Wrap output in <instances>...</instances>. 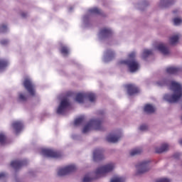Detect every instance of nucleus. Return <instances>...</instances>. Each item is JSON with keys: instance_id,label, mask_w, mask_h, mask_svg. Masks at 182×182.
I'll list each match as a JSON object with an SVG mask.
<instances>
[{"instance_id": "1", "label": "nucleus", "mask_w": 182, "mask_h": 182, "mask_svg": "<svg viewBox=\"0 0 182 182\" xmlns=\"http://www.w3.org/2000/svg\"><path fill=\"white\" fill-rule=\"evenodd\" d=\"M170 89L171 90H173V95H170L166 94L164 95V98L166 102H168V103H177V102L182 97L181 85L175 81H171L170 82Z\"/></svg>"}, {"instance_id": "2", "label": "nucleus", "mask_w": 182, "mask_h": 182, "mask_svg": "<svg viewBox=\"0 0 182 182\" xmlns=\"http://www.w3.org/2000/svg\"><path fill=\"white\" fill-rule=\"evenodd\" d=\"M136 58V53L132 52L129 55V59L127 60H122L120 61L121 65H127L130 70V72H136L139 70V63L134 60Z\"/></svg>"}, {"instance_id": "3", "label": "nucleus", "mask_w": 182, "mask_h": 182, "mask_svg": "<svg viewBox=\"0 0 182 182\" xmlns=\"http://www.w3.org/2000/svg\"><path fill=\"white\" fill-rule=\"evenodd\" d=\"M102 123L103 121L102 119H91L89 123L85 126L82 132L87 133L91 129L94 130H103Z\"/></svg>"}, {"instance_id": "4", "label": "nucleus", "mask_w": 182, "mask_h": 182, "mask_svg": "<svg viewBox=\"0 0 182 182\" xmlns=\"http://www.w3.org/2000/svg\"><path fill=\"white\" fill-rule=\"evenodd\" d=\"M114 169V164H108L105 166H102L95 171V174L97 177H102L104 174L107 173H110Z\"/></svg>"}, {"instance_id": "5", "label": "nucleus", "mask_w": 182, "mask_h": 182, "mask_svg": "<svg viewBox=\"0 0 182 182\" xmlns=\"http://www.w3.org/2000/svg\"><path fill=\"white\" fill-rule=\"evenodd\" d=\"M23 87H25L26 90L31 95V96H35L36 90H35V85L31 79L26 78L23 82Z\"/></svg>"}, {"instance_id": "6", "label": "nucleus", "mask_w": 182, "mask_h": 182, "mask_svg": "<svg viewBox=\"0 0 182 182\" xmlns=\"http://www.w3.org/2000/svg\"><path fill=\"white\" fill-rule=\"evenodd\" d=\"M41 154L46 156V157H50L51 159H59L62 157L60 152L52 149H43L41 150Z\"/></svg>"}, {"instance_id": "7", "label": "nucleus", "mask_w": 182, "mask_h": 182, "mask_svg": "<svg viewBox=\"0 0 182 182\" xmlns=\"http://www.w3.org/2000/svg\"><path fill=\"white\" fill-rule=\"evenodd\" d=\"M77 168H76V166L75 165H70L68 166H65V168H60L58 170V174L60 177L63 176H68V174H70V173H73L74 171H76Z\"/></svg>"}, {"instance_id": "8", "label": "nucleus", "mask_w": 182, "mask_h": 182, "mask_svg": "<svg viewBox=\"0 0 182 182\" xmlns=\"http://www.w3.org/2000/svg\"><path fill=\"white\" fill-rule=\"evenodd\" d=\"M149 161H144L136 165V167L138 170L136 174H144V173L149 171Z\"/></svg>"}, {"instance_id": "9", "label": "nucleus", "mask_w": 182, "mask_h": 182, "mask_svg": "<svg viewBox=\"0 0 182 182\" xmlns=\"http://www.w3.org/2000/svg\"><path fill=\"white\" fill-rule=\"evenodd\" d=\"M69 106H70L69 100L66 99L63 100L57 109L58 114H63Z\"/></svg>"}, {"instance_id": "10", "label": "nucleus", "mask_w": 182, "mask_h": 182, "mask_svg": "<svg viewBox=\"0 0 182 182\" xmlns=\"http://www.w3.org/2000/svg\"><path fill=\"white\" fill-rule=\"evenodd\" d=\"M125 87L129 96H133L134 95H137V93L140 92V89H139L134 84L126 85Z\"/></svg>"}, {"instance_id": "11", "label": "nucleus", "mask_w": 182, "mask_h": 182, "mask_svg": "<svg viewBox=\"0 0 182 182\" xmlns=\"http://www.w3.org/2000/svg\"><path fill=\"white\" fill-rule=\"evenodd\" d=\"M26 164H28V161L26 160H22V161L16 160V161H11V166L13 168H14V170H19L21 167H23V166H26Z\"/></svg>"}, {"instance_id": "12", "label": "nucleus", "mask_w": 182, "mask_h": 182, "mask_svg": "<svg viewBox=\"0 0 182 182\" xmlns=\"http://www.w3.org/2000/svg\"><path fill=\"white\" fill-rule=\"evenodd\" d=\"M103 159V151L100 149H97L93 153V160L94 161H99V160H102Z\"/></svg>"}, {"instance_id": "13", "label": "nucleus", "mask_w": 182, "mask_h": 182, "mask_svg": "<svg viewBox=\"0 0 182 182\" xmlns=\"http://www.w3.org/2000/svg\"><path fill=\"white\" fill-rule=\"evenodd\" d=\"M120 137H122L120 134L113 135L110 134L107 136V141H108V143H117L120 139Z\"/></svg>"}, {"instance_id": "14", "label": "nucleus", "mask_w": 182, "mask_h": 182, "mask_svg": "<svg viewBox=\"0 0 182 182\" xmlns=\"http://www.w3.org/2000/svg\"><path fill=\"white\" fill-rule=\"evenodd\" d=\"M157 49L158 50H159V52L162 53L163 55H168V53H170V50H168V47L164 43H160L157 46Z\"/></svg>"}, {"instance_id": "15", "label": "nucleus", "mask_w": 182, "mask_h": 182, "mask_svg": "<svg viewBox=\"0 0 182 182\" xmlns=\"http://www.w3.org/2000/svg\"><path fill=\"white\" fill-rule=\"evenodd\" d=\"M12 127L16 131V133H19L23 129V124L21 122L16 121L12 124Z\"/></svg>"}, {"instance_id": "16", "label": "nucleus", "mask_w": 182, "mask_h": 182, "mask_svg": "<svg viewBox=\"0 0 182 182\" xmlns=\"http://www.w3.org/2000/svg\"><path fill=\"white\" fill-rule=\"evenodd\" d=\"M144 111L148 114H151V113H154V112H156V107L150 104H148L144 106Z\"/></svg>"}, {"instance_id": "17", "label": "nucleus", "mask_w": 182, "mask_h": 182, "mask_svg": "<svg viewBox=\"0 0 182 182\" xmlns=\"http://www.w3.org/2000/svg\"><path fill=\"white\" fill-rule=\"evenodd\" d=\"M168 150V144H164L161 146L159 148H156L155 152L158 154H160L161 153H164L165 151H167Z\"/></svg>"}, {"instance_id": "18", "label": "nucleus", "mask_w": 182, "mask_h": 182, "mask_svg": "<svg viewBox=\"0 0 182 182\" xmlns=\"http://www.w3.org/2000/svg\"><path fill=\"white\" fill-rule=\"evenodd\" d=\"M180 72V68L176 67H168L166 68V73L169 75H176Z\"/></svg>"}, {"instance_id": "19", "label": "nucleus", "mask_w": 182, "mask_h": 182, "mask_svg": "<svg viewBox=\"0 0 182 182\" xmlns=\"http://www.w3.org/2000/svg\"><path fill=\"white\" fill-rule=\"evenodd\" d=\"M85 99H86V94L85 93H78L76 95L75 100L78 103H83Z\"/></svg>"}, {"instance_id": "20", "label": "nucleus", "mask_w": 182, "mask_h": 182, "mask_svg": "<svg viewBox=\"0 0 182 182\" xmlns=\"http://www.w3.org/2000/svg\"><path fill=\"white\" fill-rule=\"evenodd\" d=\"M85 99L90 100V102H95L96 100V94L93 92H87L85 93Z\"/></svg>"}, {"instance_id": "21", "label": "nucleus", "mask_w": 182, "mask_h": 182, "mask_svg": "<svg viewBox=\"0 0 182 182\" xmlns=\"http://www.w3.org/2000/svg\"><path fill=\"white\" fill-rule=\"evenodd\" d=\"M112 30H110V28H102L101 31H100V34L102 36H110V35H112Z\"/></svg>"}, {"instance_id": "22", "label": "nucleus", "mask_w": 182, "mask_h": 182, "mask_svg": "<svg viewBox=\"0 0 182 182\" xmlns=\"http://www.w3.org/2000/svg\"><path fill=\"white\" fill-rule=\"evenodd\" d=\"M142 151L143 149H141V148H136L130 151V156L132 157H133V156H139V154H141Z\"/></svg>"}, {"instance_id": "23", "label": "nucleus", "mask_w": 182, "mask_h": 182, "mask_svg": "<svg viewBox=\"0 0 182 182\" xmlns=\"http://www.w3.org/2000/svg\"><path fill=\"white\" fill-rule=\"evenodd\" d=\"M90 14H93L94 15H102V10L95 7L89 10Z\"/></svg>"}, {"instance_id": "24", "label": "nucleus", "mask_w": 182, "mask_h": 182, "mask_svg": "<svg viewBox=\"0 0 182 182\" xmlns=\"http://www.w3.org/2000/svg\"><path fill=\"white\" fill-rule=\"evenodd\" d=\"M171 45H176L178 42V35L173 36L169 38Z\"/></svg>"}, {"instance_id": "25", "label": "nucleus", "mask_w": 182, "mask_h": 182, "mask_svg": "<svg viewBox=\"0 0 182 182\" xmlns=\"http://www.w3.org/2000/svg\"><path fill=\"white\" fill-rule=\"evenodd\" d=\"M85 122V117L83 116L80 117L79 118H77L75 120L74 124L75 126H79L80 124H82Z\"/></svg>"}, {"instance_id": "26", "label": "nucleus", "mask_w": 182, "mask_h": 182, "mask_svg": "<svg viewBox=\"0 0 182 182\" xmlns=\"http://www.w3.org/2000/svg\"><path fill=\"white\" fill-rule=\"evenodd\" d=\"M18 102H26V100H28V97L23 93L21 92L18 94Z\"/></svg>"}, {"instance_id": "27", "label": "nucleus", "mask_w": 182, "mask_h": 182, "mask_svg": "<svg viewBox=\"0 0 182 182\" xmlns=\"http://www.w3.org/2000/svg\"><path fill=\"white\" fill-rule=\"evenodd\" d=\"M60 52L64 56H68L69 55V49H68V47L63 46L60 49Z\"/></svg>"}, {"instance_id": "28", "label": "nucleus", "mask_w": 182, "mask_h": 182, "mask_svg": "<svg viewBox=\"0 0 182 182\" xmlns=\"http://www.w3.org/2000/svg\"><path fill=\"white\" fill-rule=\"evenodd\" d=\"M8 66V61L0 59V69H4V68H6Z\"/></svg>"}, {"instance_id": "29", "label": "nucleus", "mask_w": 182, "mask_h": 182, "mask_svg": "<svg viewBox=\"0 0 182 182\" xmlns=\"http://www.w3.org/2000/svg\"><path fill=\"white\" fill-rule=\"evenodd\" d=\"M157 83L159 86H168V85L170 84V81H168L167 80H162Z\"/></svg>"}, {"instance_id": "30", "label": "nucleus", "mask_w": 182, "mask_h": 182, "mask_svg": "<svg viewBox=\"0 0 182 182\" xmlns=\"http://www.w3.org/2000/svg\"><path fill=\"white\" fill-rule=\"evenodd\" d=\"M125 179L123 177H115L111 180V182H124Z\"/></svg>"}, {"instance_id": "31", "label": "nucleus", "mask_w": 182, "mask_h": 182, "mask_svg": "<svg viewBox=\"0 0 182 182\" xmlns=\"http://www.w3.org/2000/svg\"><path fill=\"white\" fill-rule=\"evenodd\" d=\"M153 54V51L151 50H144L143 52L144 58H147V56H150V55Z\"/></svg>"}, {"instance_id": "32", "label": "nucleus", "mask_w": 182, "mask_h": 182, "mask_svg": "<svg viewBox=\"0 0 182 182\" xmlns=\"http://www.w3.org/2000/svg\"><path fill=\"white\" fill-rule=\"evenodd\" d=\"M6 136L4 134H0V144H5Z\"/></svg>"}, {"instance_id": "33", "label": "nucleus", "mask_w": 182, "mask_h": 182, "mask_svg": "<svg viewBox=\"0 0 182 182\" xmlns=\"http://www.w3.org/2000/svg\"><path fill=\"white\" fill-rule=\"evenodd\" d=\"M173 23L174 25H180V23H182V20L180 18H175L173 19Z\"/></svg>"}, {"instance_id": "34", "label": "nucleus", "mask_w": 182, "mask_h": 182, "mask_svg": "<svg viewBox=\"0 0 182 182\" xmlns=\"http://www.w3.org/2000/svg\"><path fill=\"white\" fill-rule=\"evenodd\" d=\"M170 179L163 178H159L155 181V182H170Z\"/></svg>"}, {"instance_id": "35", "label": "nucleus", "mask_w": 182, "mask_h": 182, "mask_svg": "<svg viewBox=\"0 0 182 182\" xmlns=\"http://www.w3.org/2000/svg\"><path fill=\"white\" fill-rule=\"evenodd\" d=\"M93 179L87 176H85L83 179H82V182H90L92 181Z\"/></svg>"}, {"instance_id": "36", "label": "nucleus", "mask_w": 182, "mask_h": 182, "mask_svg": "<svg viewBox=\"0 0 182 182\" xmlns=\"http://www.w3.org/2000/svg\"><path fill=\"white\" fill-rule=\"evenodd\" d=\"M107 55L109 58H114V53L113 51L110 50H108L107 51Z\"/></svg>"}, {"instance_id": "37", "label": "nucleus", "mask_w": 182, "mask_h": 182, "mask_svg": "<svg viewBox=\"0 0 182 182\" xmlns=\"http://www.w3.org/2000/svg\"><path fill=\"white\" fill-rule=\"evenodd\" d=\"M149 129V127L147 125H141L139 127V130L141 132H144V130H147Z\"/></svg>"}, {"instance_id": "38", "label": "nucleus", "mask_w": 182, "mask_h": 182, "mask_svg": "<svg viewBox=\"0 0 182 182\" xmlns=\"http://www.w3.org/2000/svg\"><path fill=\"white\" fill-rule=\"evenodd\" d=\"M9 41H8V40H1V41H0V43L1 44V45H8V43H9Z\"/></svg>"}, {"instance_id": "39", "label": "nucleus", "mask_w": 182, "mask_h": 182, "mask_svg": "<svg viewBox=\"0 0 182 182\" xmlns=\"http://www.w3.org/2000/svg\"><path fill=\"white\" fill-rule=\"evenodd\" d=\"M6 177V174H5L4 173H0V180H4V178H5Z\"/></svg>"}, {"instance_id": "40", "label": "nucleus", "mask_w": 182, "mask_h": 182, "mask_svg": "<svg viewBox=\"0 0 182 182\" xmlns=\"http://www.w3.org/2000/svg\"><path fill=\"white\" fill-rule=\"evenodd\" d=\"M21 16L22 18H26V16H28V14L25 13V12H23L21 14Z\"/></svg>"}, {"instance_id": "41", "label": "nucleus", "mask_w": 182, "mask_h": 182, "mask_svg": "<svg viewBox=\"0 0 182 182\" xmlns=\"http://www.w3.org/2000/svg\"><path fill=\"white\" fill-rule=\"evenodd\" d=\"M1 29H2L3 32H5V31H6V25H3L1 26Z\"/></svg>"}, {"instance_id": "42", "label": "nucleus", "mask_w": 182, "mask_h": 182, "mask_svg": "<svg viewBox=\"0 0 182 182\" xmlns=\"http://www.w3.org/2000/svg\"><path fill=\"white\" fill-rule=\"evenodd\" d=\"M179 156H180V154H179V153H176V154H175L173 155V157H174L175 159H178Z\"/></svg>"}, {"instance_id": "43", "label": "nucleus", "mask_w": 182, "mask_h": 182, "mask_svg": "<svg viewBox=\"0 0 182 182\" xmlns=\"http://www.w3.org/2000/svg\"><path fill=\"white\" fill-rule=\"evenodd\" d=\"M179 143L182 145V139L179 141Z\"/></svg>"}, {"instance_id": "44", "label": "nucleus", "mask_w": 182, "mask_h": 182, "mask_svg": "<svg viewBox=\"0 0 182 182\" xmlns=\"http://www.w3.org/2000/svg\"><path fill=\"white\" fill-rule=\"evenodd\" d=\"M177 11H173V14H176Z\"/></svg>"}, {"instance_id": "45", "label": "nucleus", "mask_w": 182, "mask_h": 182, "mask_svg": "<svg viewBox=\"0 0 182 182\" xmlns=\"http://www.w3.org/2000/svg\"><path fill=\"white\" fill-rule=\"evenodd\" d=\"M162 1H164V0H161Z\"/></svg>"}]
</instances>
